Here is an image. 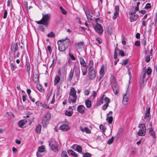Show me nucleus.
Segmentation results:
<instances>
[{"label": "nucleus", "mask_w": 157, "mask_h": 157, "mask_svg": "<svg viewBox=\"0 0 157 157\" xmlns=\"http://www.w3.org/2000/svg\"><path fill=\"white\" fill-rule=\"evenodd\" d=\"M58 49L60 52L65 51L70 44V40H59L57 41Z\"/></svg>", "instance_id": "nucleus-1"}, {"label": "nucleus", "mask_w": 157, "mask_h": 157, "mask_svg": "<svg viewBox=\"0 0 157 157\" xmlns=\"http://www.w3.org/2000/svg\"><path fill=\"white\" fill-rule=\"evenodd\" d=\"M42 18L40 21L36 22L38 24H42L47 27L49 25V22L50 18L49 14H44L42 13Z\"/></svg>", "instance_id": "nucleus-2"}, {"label": "nucleus", "mask_w": 157, "mask_h": 157, "mask_svg": "<svg viewBox=\"0 0 157 157\" xmlns=\"http://www.w3.org/2000/svg\"><path fill=\"white\" fill-rule=\"evenodd\" d=\"M145 111V116L144 117V119L143 118V117H142L141 121H143L142 122H143V121H144L145 122L148 123L150 120L151 118L149 117L150 116V108L147 107Z\"/></svg>", "instance_id": "nucleus-3"}, {"label": "nucleus", "mask_w": 157, "mask_h": 157, "mask_svg": "<svg viewBox=\"0 0 157 157\" xmlns=\"http://www.w3.org/2000/svg\"><path fill=\"white\" fill-rule=\"evenodd\" d=\"M50 119L51 114L49 113H47L44 115L42 119V124L43 126H44L48 124Z\"/></svg>", "instance_id": "nucleus-4"}, {"label": "nucleus", "mask_w": 157, "mask_h": 157, "mask_svg": "<svg viewBox=\"0 0 157 157\" xmlns=\"http://www.w3.org/2000/svg\"><path fill=\"white\" fill-rule=\"evenodd\" d=\"M19 49L18 43L17 42L14 43L12 42L10 48L11 53L13 54L14 56H15L16 52Z\"/></svg>", "instance_id": "nucleus-5"}, {"label": "nucleus", "mask_w": 157, "mask_h": 157, "mask_svg": "<svg viewBox=\"0 0 157 157\" xmlns=\"http://www.w3.org/2000/svg\"><path fill=\"white\" fill-rule=\"evenodd\" d=\"M96 73L94 68L90 69L88 70V77L90 80L94 79L95 77Z\"/></svg>", "instance_id": "nucleus-6"}, {"label": "nucleus", "mask_w": 157, "mask_h": 157, "mask_svg": "<svg viewBox=\"0 0 157 157\" xmlns=\"http://www.w3.org/2000/svg\"><path fill=\"white\" fill-rule=\"evenodd\" d=\"M113 91L115 95L118 93L119 86L117 83H114L111 84Z\"/></svg>", "instance_id": "nucleus-7"}, {"label": "nucleus", "mask_w": 157, "mask_h": 157, "mask_svg": "<svg viewBox=\"0 0 157 157\" xmlns=\"http://www.w3.org/2000/svg\"><path fill=\"white\" fill-rule=\"evenodd\" d=\"M94 29L99 34L102 33L103 32V28L100 24H96Z\"/></svg>", "instance_id": "nucleus-8"}, {"label": "nucleus", "mask_w": 157, "mask_h": 157, "mask_svg": "<svg viewBox=\"0 0 157 157\" xmlns=\"http://www.w3.org/2000/svg\"><path fill=\"white\" fill-rule=\"evenodd\" d=\"M48 142H49V146L52 150L55 152L58 151V149L57 147L54 145L56 142L55 140H51L50 141H48Z\"/></svg>", "instance_id": "nucleus-9"}, {"label": "nucleus", "mask_w": 157, "mask_h": 157, "mask_svg": "<svg viewBox=\"0 0 157 157\" xmlns=\"http://www.w3.org/2000/svg\"><path fill=\"white\" fill-rule=\"evenodd\" d=\"M84 43L83 41H80L75 44V48L76 49L78 50L82 48L84 46Z\"/></svg>", "instance_id": "nucleus-10"}, {"label": "nucleus", "mask_w": 157, "mask_h": 157, "mask_svg": "<svg viewBox=\"0 0 157 157\" xmlns=\"http://www.w3.org/2000/svg\"><path fill=\"white\" fill-rule=\"evenodd\" d=\"M85 110L86 108L83 105H80L77 107V110L80 113H85Z\"/></svg>", "instance_id": "nucleus-11"}, {"label": "nucleus", "mask_w": 157, "mask_h": 157, "mask_svg": "<svg viewBox=\"0 0 157 157\" xmlns=\"http://www.w3.org/2000/svg\"><path fill=\"white\" fill-rule=\"evenodd\" d=\"M59 129L64 131H67L70 129L69 126L67 124H63L59 127Z\"/></svg>", "instance_id": "nucleus-12"}, {"label": "nucleus", "mask_w": 157, "mask_h": 157, "mask_svg": "<svg viewBox=\"0 0 157 157\" xmlns=\"http://www.w3.org/2000/svg\"><path fill=\"white\" fill-rule=\"evenodd\" d=\"M139 15L137 14H134L130 16V21L131 22H134L136 21L138 18Z\"/></svg>", "instance_id": "nucleus-13"}, {"label": "nucleus", "mask_w": 157, "mask_h": 157, "mask_svg": "<svg viewBox=\"0 0 157 157\" xmlns=\"http://www.w3.org/2000/svg\"><path fill=\"white\" fill-rule=\"evenodd\" d=\"M80 71L79 68L76 67L75 68V75L76 76L77 80L79 78Z\"/></svg>", "instance_id": "nucleus-14"}, {"label": "nucleus", "mask_w": 157, "mask_h": 157, "mask_svg": "<svg viewBox=\"0 0 157 157\" xmlns=\"http://www.w3.org/2000/svg\"><path fill=\"white\" fill-rule=\"evenodd\" d=\"M38 74H35L33 75V80L35 83H37L39 81V75L38 74L39 71L38 70Z\"/></svg>", "instance_id": "nucleus-15"}, {"label": "nucleus", "mask_w": 157, "mask_h": 157, "mask_svg": "<svg viewBox=\"0 0 157 157\" xmlns=\"http://www.w3.org/2000/svg\"><path fill=\"white\" fill-rule=\"evenodd\" d=\"M149 133L150 135L152 136L153 138L155 139H156V136L155 133L153 130V129L152 128H149Z\"/></svg>", "instance_id": "nucleus-16"}, {"label": "nucleus", "mask_w": 157, "mask_h": 157, "mask_svg": "<svg viewBox=\"0 0 157 157\" xmlns=\"http://www.w3.org/2000/svg\"><path fill=\"white\" fill-rule=\"evenodd\" d=\"M74 72V70L71 69L67 79L68 82H70L71 81L73 77Z\"/></svg>", "instance_id": "nucleus-17"}, {"label": "nucleus", "mask_w": 157, "mask_h": 157, "mask_svg": "<svg viewBox=\"0 0 157 157\" xmlns=\"http://www.w3.org/2000/svg\"><path fill=\"white\" fill-rule=\"evenodd\" d=\"M138 127L140 129L139 130L140 131H144L145 130V131H146V128L145 127V124L144 123H142L139 124Z\"/></svg>", "instance_id": "nucleus-18"}, {"label": "nucleus", "mask_w": 157, "mask_h": 157, "mask_svg": "<svg viewBox=\"0 0 157 157\" xmlns=\"http://www.w3.org/2000/svg\"><path fill=\"white\" fill-rule=\"evenodd\" d=\"M27 121L25 119L21 120L18 123V124L20 128H22V127L27 123Z\"/></svg>", "instance_id": "nucleus-19"}, {"label": "nucleus", "mask_w": 157, "mask_h": 157, "mask_svg": "<svg viewBox=\"0 0 157 157\" xmlns=\"http://www.w3.org/2000/svg\"><path fill=\"white\" fill-rule=\"evenodd\" d=\"M69 94L73 96V97H77L76 95V91L74 88H72L71 90V91L69 93Z\"/></svg>", "instance_id": "nucleus-20"}, {"label": "nucleus", "mask_w": 157, "mask_h": 157, "mask_svg": "<svg viewBox=\"0 0 157 157\" xmlns=\"http://www.w3.org/2000/svg\"><path fill=\"white\" fill-rule=\"evenodd\" d=\"M129 91L127 90L126 94H124L123 96V101L124 102H127L128 99V96H129Z\"/></svg>", "instance_id": "nucleus-21"}, {"label": "nucleus", "mask_w": 157, "mask_h": 157, "mask_svg": "<svg viewBox=\"0 0 157 157\" xmlns=\"http://www.w3.org/2000/svg\"><path fill=\"white\" fill-rule=\"evenodd\" d=\"M123 132V130L121 128L120 129L116 135V136H115V138H116L117 139H118L122 135Z\"/></svg>", "instance_id": "nucleus-22"}, {"label": "nucleus", "mask_w": 157, "mask_h": 157, "mask_svg": "<svg viewBox=\"0 0 157 157\" xmlns=\"http://www.w3.org/2000/svg\"><path fill=\"white\" fill-rule=\"evenodd\" d=\"M110 80L111 85L114 83H117L116 78L114 75L112 74L111 75Z\"/></svg>", "instance_id": "nucleus-23"}, {"label": "nucleus", "mask_w": 157, "mask_h": 157, "mask_svg": "<svg viewBox=\"0 0 157 157\" xmlns=\"http://www.w3.org/2000/svg\"><path fill=\"white\" fill-rule=\"evenodd\" d=\"M68 153L69 155H72L75 157H78V154L71 150H68Z\"/></svg>", "instance_id": "nucleus-24"}, {"label": "nucleus", "mask_w": 157, "mask_h": 157, "mask_svg": "<svg viewBox=\"0 0 157 157\" xmlns=\"http://www.w3.org/2000/svg\"><path fill=\"white\" fill-rule=\"evenodd\" d=\"M85 104L87 108H90L91 106V102L90 100L87 99L85 101Z\"/></svg>", "instance_id": "nucleus-25"}, {"label": "nucleus", "mask_w": 157, "mask_h": 157, "mask_svg": "<svg viewBox=\"0 0 157 157\" xmlns=\"http://www.w3.org/2000/svg\"><path fill=\"white\" fill-rule=\"evenodd\" d=\"M82 67V75L83 76L86 75V74L87 72V69L88 67V66L86 67Z\"/></svg>", "instance_id": "nucleus-26"}, {"label": "nucleus", "mask_w": 157, "mask_h": 157, "mask_svg": "<svg viewBox=\"0 0 157 157\" xmlns=\"http://www.w3.org/2000/svg\"><path fill=\"white\" fill-rule=\"evenodd\" d=\"M25 66L26 67V71L28 72L29 75L30 74V63L29 62H26Z\"/></svg>", "instance_id": "nucleus-27"}, {"label": "nucleus", "mask_w": 157, "mask_h": 157, "mask_svg": "<svg viewBox=\"0 0 157 157\" xmlns=\"http://www.w3.org/2000/svg\"><path fill=\"white\" fill-rule=\"evenodd\" d=\"M60 78L59 75H56L54 79V85H56L59 82Z\"/></svg>", "instance_id": "nucleus-28"}, {"label": "nucleus", "mask_w": 157, "mask_h": 157, "mask_svg": "<svg viewBox=\"0 0 157 157\" xmlns=\"http://www.w3.org/2000/svg\"><path fill=\"white\" fill-rule=\"evenodd\" d=\"M76 146L75 150L79 153H81L82 152V147H81L76 144H74V146Z\"/></svg>", "instance_id": "nucleus-29"}, {"label": "nucleus", "mask_w": 157, "mask_h": 157, "mask_svg": "<svg viewBox=\"0 0 157 157\" xmlns=\"http://www.w3.org/2000/svg\"><path fill=\"white\" fill-rule=\"evenodd\" d=\"M80 62L82 67H86L87 66L86 65L84 60L83 58H80Z\"/></svg>", "instance_id": "nucleus-30"}, {"label": "nucleus", "mask_w": 157, "mask_h": 157, "mask_svg": "<svg viewBox=\"0 0 157 157\" xmlns=\"http://www.w3.org/2000/svg\"><path fill=\"white\" fill-rule=\"evenodd\" d=\"M106 120L109 124H111L113 121V117L111 116H107Z\"/></svg>", "instance_id": "nucleus-31"}, {"label": "nucleus", "mask_w": 157, "mask_h": 157, "mask_svg": "<svg viewBox=\"0 0 157 157\" xmlns=\"http://www.w3.org/2000/svg\"><path fill=\"white\" fill-rule=\"evenodd\" d=\"M85 13L88 19L90 21H92V19L91 18L92 16L90 14L89 12L88 11H85Z\"/></svg>", "instance_id": "nucleus-32"}, {"label": "nucleus", "mask_w": 157, "mask_h": 157, "mask_svg": "<svg viewBox=\"0 0 157 157\" xmlns=\"http://www.w3.org/2000/svg\"><path fill=\"white\" fill-rule=\"evenodd\" d=\"M36 87L37 89L40 92L43 93L44 92V90L41 85L40 84L37 85L36 86Z\"/></svg>", "instance_id": "nucleus-33"}, {"label": "nucleus", "mask_w": 157, "mask_h": 157, "mask_svg": "<svg viewBox=\"0 0 157 157\" xmlns=\"http://www.w3.org/2000/svg\"><path fill=\"white\" fill-rule=\"evenodd\" d=\"M10 66L12 71H15L17 68V67L15 63H11L10 64Z\"/></svg>", "instance_id": "nucleus-34"}, {"label": "nucleus", "mask_w": 157, "mask_h": 157, "mask_svg": "<svg viewBox=\"0 0 157 157\" xmlns=\"http://www.w3.org/2000/svg\"><path fill=\"white\" fill-rule=\"evenodd\" d=\"M99 74L100 75L104 76L105 75L104 67L103 65L101 66V69L99 71Z\"/></svg>", "instance_id": "nucleus-35"}, {"label": "nucleus", "mask_w": 157, "mask_h": 157, "mask_svg": "<svg viewBox=\"0 0 157 157\" xmlns=\"http://www.w3.org/2000/svg\"><path fill=\"white\" fill-rule=\"evenodd\" d=\"M41 125L40 124H38L35 129L36 132L38 133H40L41 132Z\"/></svg>", "instance_id": "nucleus-36"}, {"label": "nucleus", "mask_w": 157, "mask_h": 157, "mask_svg": "<svg viewBox=\"0 0 157 157\" xmlns=\"http://www.w3.org/2000/svg\"><path fill=\"white\" fill-rule=\"evenodd\" d=\"M45 150L44 146V145H42L39 147L38 151L40 152H43Z\"/></svg>", "instance_id": "nucleus-37"}, {"label": "nucleus", "mask_w": 157, "mask_h": 157, "mask_svg": "<svg viewBox=\"0 0 157 157\" xmlns=\"http://www.w3.org/2000/svg\"><path fill=\"white\" fill-rule=\"evenodd\" d=\"M74 99H71L70 97L68 98V102L69 103H71V102H72L73 103H75L76 102V99L77 98V97H73Z\"/></svg>", "instance_id": "nucleus-38"}, {"label": "nucleus", "mask_w": 157, "mask_h": 157, "mask_svg": "<svg viewBox=\"0 0 157 157\" xmlns=\"http://www.w3.org/2000/svg\"><path fill=\"white\" fill-rule=\"evenodd\" d=\"M152 25H154L155 26H157V13L155 17L154 21L152 23Z\"/></svg>", "instance_id": "nucleus-39"}, {"label": "nucleus", "mask_w": 157, "mask_h": 157, "mask_svg": "<svg viewBox=\"0 0 157 157\" xmlns=\"http://www.w3.org/2000/svg\"><path fill=\"white\" fill-rule=\"evenodd\" d=\"M89 69H94V68L93 67V66H94V62H93V60H90L89 61Z\"/></svg>", "instance_id": "nucleus-40"}, {"label": "nucleus", "mask_w": 157, "mask_h": 157, "mask_svg": "<svg viewBox=\"0 0 157 157\" xmlns=\"http://www.w3.org/2000/svg\"><path fill=\"white\" fill-rule=\"evenodd\" d=\"M144 130V131H140V130H139V131L138 132V135L139 136H143L145 135L146 134V131H145Z\"/></svg>", "instance_id": "nucleus-41"}, {"label": "nucleus", "mask_w": 157, "mask_h": 157, "mask_svg": "<svg viewBox=\"0 0 157 157\" xmlns=\"http://www.w3.org/2000/svg\"><path fill=\"white\" fill-rule=\"evenodd\" d=\"M73 113V111H69L66 110L65 112V114L68 116H72Z\"/></svg>", "instance_id": "nucleus-42"}, {"label": "nucleus", "mask_w": 157, "mask_h": 157, "mask_svg": "<svg viewBox=\"0 0 157 157\" xmlns=\"http://www.w3.org/2000/svg\"><path fill=\"white\" fill-rule=\"evenodd\" d=\"M99 128L100 130H102V132L104 134V132L106 129V128L103 125L101 124L99 126Z\"/></svg>", "instance_id": "nucleus-43"}, {"label": "nucleus", "mask_w": 157, "mask_h": 157, "mask_svg": "<svg viewBox=\"0 0 157 157\" xmlns=\"http://www.w3.org/2000/svg\"><path fill=\"white\" fill-rule=\"evenodd\" d=\"M152 72V69H151L150 67H148L146 71V73L148 75H151Z\"/></svg>", "instance_id": "nucleus-44"}, {"label": "nucleus", "mask_w": 157, "mask_h": 157, "mask_svg": "<svg viewBox=\"0 0 157 157\" xmlns=\"http://www.w3.org/2000/svg\"><path fill=\"white\" fill-rule=\"evenodd\" d=\"M61 155L62 157H68L67 152L64 150L62 151Z\"/></svg>", "instance_id": "nucleus-45"}, {"label": "nucleus", "mask_w": 157, "mask_h": 157, "mask_svg": "<svg viewBox=\"0 0 157 157\" xmlns=\"http://www.w3.org/2000/svg\"><path fill=\"white\" fill-rule=\"evenodd\" d=\"M59 9L61 10L62 13L63 14L66 15L67 14V11L64 9L62 6H60Z\"/></svg>", "instance_id": "nucleus-46"}, {"label": "nucleus", "mask_w": 157, "mask_h": 157, "mask_svg": "<svg viewBox=\"0 0 157 157\" xmlns=\"http://www.w3.org/2000/svg\"><path fill=\"white\" fill-rule=\"evenodd\" d=\"M47 36L49 37L53 38L55 37V35L53 32H51L50 33L48 34Z\"/></svg>", "instance_id": "nucleus-47"}, {"label": "nucleus", "mask_w": 157, "mask_h": 157, "mask_svg": "<svg viewBox=\"0 0 157 157\" xmlns=\"http://www.w3.org/2000/svg\"><path fill=\"white\" fill-rule=\"evenodd\" d=\"M92 155L88 152L84 153L82 157H91Z\"/></svg>", "instance_id": "nucleus-48"}, {"label": "nucleus", "mask_w": 157, "mask_h": 157, "mask_svg": "<svg viewBox=\"0 0 157 157\" xmlns=\"http://www.w3.org/2000/svg\"><path fill=\"white\" fill-rule=\"evenodd\" d=\"M114 139V137L113 136H112L111 137V138L110 139H109L107 142V144L109 145L112 144L113 142Z\"/></svg>", "instance_id": "nucleus-49"}, {"label": "nucleus", "mask_w": 157, "mask_h": 157, "mask_svg": "<svg viewBox=\"0 0 157 157\" xmlns=\"http://www.w3.org/2000/svg\"><path fill=\"white\" fill-rule=\"evenodd\" d=\"M40 105L41 106L44 108L48 109H50L49 106H48L47 105L45 104V103H40Z\"/></svg>", "instance_id": "nucleus-50"}, {"label": "nucleus", "mask_w": 157, "mask_h": 157, "mask_svg": "<svg viewBox=\"0 0 157 157\" xmlns=\"http://www.w3.org/2000/svg\"><path fill=\"white\" fill-rule=\"evenodd\" d=\"M85 129V132L86 133H91V130L89 129V128L87 127H85L84 128Z\"/></svg>", "instance_id": "nucleus-51"}, {"label": "nucleus", "mask_w": 157, "mask_h": 157, "mask_svg": "<svg viewBox=\"0 0 157 157\" xmlns=\"http://www.w3.org/2000/svg\"><path fill=\"white\" fill-rule=\"evenodd\" d=\"M119 13L115 12L113 16V19L114 20L116 19Z\"/></svg>", "instance_id": "nucleus-52"}, {"label": "nucleus", "mask_w": 157, "mask_h": 157, "mask_svg": "<svg viewBox=\"0 0 157 157\" xmlns=\"http://www.w3.org/2000/svg\"><path fill=\"white\" fill-rule=\"evenodd\" d=\"M109 106V104L108 103H105V104L103 105L102 106V109L104 110H105Z\"/></svg>", "instance_id": "nucleus-53"}, {"label": "nucleus", "mask_w": 157, "mask_h": 157, "mask_svg": "<svg viewBox=\"0 0 157 157\" xmlns=\"http://www.w3.org/2000/svg\"><path fill=\"white\" fill-rule=\"evenodd\" d=\"M69 56L71 58V59L74 60L76 59V58L71 53L69 54Z\"/></svg>", "instance_id": "nucleus-54"}, {"label": "nucleus", "mask_w": 157, "mask_h": 157, "mask_svg": "<svg viewBox=\"0 0 157 157\" xmlns=\"http://www.w3.org/2000/svg\"><path fill=\"white\" fill-rule=\"evenodd\" d=\"M145 61L146 62L148 63L150 60V56L149 55H147L145 58Z\"/></svg>", "instance_id": "nucleus-55"}, {"label": "nucleus", "mask_w": 157, "mask_h": 157, "mask_svg": "<svg viewBox=\"0 0 157 157\" xmlns=\"http://www.w3.org/2000/svg\"><path fill=\"white\" fill-rule=\"evenodd\" d=\"M119 54L120 56H125L124 52L122 50H119Z\"/></svg>", "instance_id": "nucleus-56"}, {"label": "nucleus", "mask_w": 157, "mask_h": 157, "mask_svg": "<svg viewBox=\"0 0 157 157\" xmlns=\"http://www.w3.org/2000/svg\"><path fill=\"white\" fill-rule=\"evenodd\" d=\"M105 101L106 102V103H108V104L109 103L110 101V99L107 97H106L105 98Z\"/></svg>", "instance_id": "nucleus-57"}, {"label": "nucleus", "mask_w": 157, "mask_h": 157, "mask_svg": "<svg viewBox=\"0 0 157 157\" xmlns=\"http://www.w3.org/2000/svg\"><path fill=\"white\" fill-rule=\"evenodd\" d=\"M48 50L50 54H51L52 51V49L50 46L49 45L47 47Z\"/></svg>", "instance_id": "nucleus-58"}, {"label": "nucleus", "mask_w": 157, "mask_h": 157, "mask_svg": "<svg viewBox=\"0 0 157 157\" xmlns=\"http://www.w3.org/2000/svg\"><path fill=\"white\" fill-rule=\"evenodd\" d=\"M135 45L136 46H140V42L139 41H136L135 43Z\"/></svg>", "instance_id": "nucleus-59"}, {"label": "nucleus", "mask_w": 157, "mask_h": 157, "mask_svg": "<svg viewBox=\"0 0 157 157\" xmlns=\"http://www.w3.org/2000/svg\"><path fill=\"white\" fill-rule=\"evenodd\" d=\"M151 7V4L150 3H147L146 4L145 8L147 9H150Z\"/></svg>", "instance_id": "nucleus-60"}, {"label": "nucleus", "mask_w": 157, "mask_h": 157, "mask_svg": "<svg viewBox=\"0 0 157 157\" xmlns=\"http://www.w3.org/2000/svg\"><path fill=\"white\" fill-rule=\"evenodd\" d=\"M128 59H125L123 60L122 64L124 65H125L128 63Z\"/></svg>", "instance_id": "nucleus-61"}, {"label": "nucleus", "mask_w": 157, "mask_h": 157, "mask_svg": "<svg viewBox=\"0 0 157 157\" xmlns=\"http://www.w3.org/2000/svg\"><path fill=\"white\" fill-rule=\"evenodd\" d=\"M7 14V11L6 10L4 11V16L3 17V18L4 19H5L6 18Z\"/></svg>", "instance_id": "nucleus-62"}, {"label": "nucleus", "mask_w": 157, "mask_h": 157, "mask_svg": "<svg viewBox=\"0 0 157 157\" xmlns=\"http://www.w3.org/2000/svg\"><path fill=\"white\" fill-rule=\"evenodd\" d=\"M103 99H102V98H101V99L99 101L98 105H99L103 104Z\"/></svg>", "instance_id": "nucleus-63"}, {"label": "nucleus", "mask_w": 157, "mask_h": 157, "mask_svg": "<svg viewBox=\"0 0 157 157\" xmlns=\"http://www.w3.org/2000/svg\"><path fill=\"white\" fill-rule=\"evenodd\" d=\"M115 9L116 10L115 12L119 13V6H116L115 7Z\"/></svg>", "instance_id": "nucleus-64"}]
</instances>
